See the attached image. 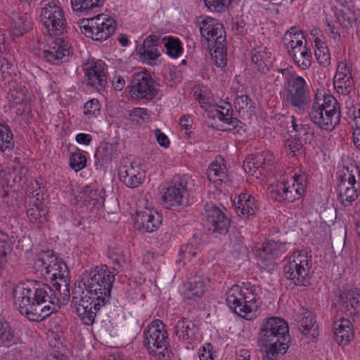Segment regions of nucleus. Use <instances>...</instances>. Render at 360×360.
I'll return each mask as SVG.
<instances>
[{"label":"nucleus","instance_id":"nucleus-1","mask_svg":"<svg viewBox=\"0 0 360 360\" xmlns=\"http://www.w3.org/2000/svg\"><path fill=\"white\" fill-rule=\"evenodd\" d=\"M34 267L46 280L54 281L53 286L37 281L18 284L13 290L14 304L22 315L32 321H41L70 299V285L66 276L68 266L53 250L39 254Z\"/></svg>","mask_w":360,"mask_h":360},{"label":"nucleus","instance_id":"nucleus-2","mask_svg":"<svg viewBox=\"0 0 360 360\" xmlns=\"http://www.w3.org/2000/svg\"><path fill=\"white\" fill-rule=\"evenodd\" d=\"M115 274L107 265L96 266L84 273L75 283L72 302L76 313L84 325L92 326L96 312L108 302Z\"/></svg>","mask_w":360,"mask_h":360},{"label":"nucleus","instance_id":"nucleus-3","mask_svg":"<svg viewBox=\"0 0 360 360\" xmlns=\"http://www.w3.org/2000/svg\"><path fill=\"white\" fill-rule=\"evenodd\" d=\"M41 21L47 33L55 39L44 49L41 57L51 64L59 65L68 61L70 55L69 43L61 36L66 32V20L61 7L49 1L41 9Z\"/></svg>","mask_w":360,"mask_h":360},{"label":"nucleus","instance_id":"nucleus-4","mask_svg":"<svg viewBox=\"0 0 360 360\" xmlns=\"http://www.w3.org/2000/svg\"><path fill=\"white\" fill-rule=\"evenodd\" d=\"M289 340L288 325L283 319H266L260 328L258 339L266 349L263 360H278L288 349Z\"/></svg>","mask_w":360,"mask_h":360},{"label":"nucleus","instance_id":"nucleus-5","mask_svg":"<svg viewBox=\"0 0 360 360\" xmlns=\"http://www.w3.org/2000/svg\"><path fill=\"white\" fill-rule=\"evenodd\" d=\"M260 291L258 287L250 284L233 285L226 294L227 306L237 315L245 317L259 307Z\"/></svg>","mask_w":360,"mask_h":360},{"label":"nucleus","instance_id":"nucleus-6","mask_svg":"<svg viewBox=\"0 0 360 360\" xmlns=\"http://www.w3.org/2000/svg\"><path fill=\"white\" fill-rule=\"evenodd\" d=\"M279 72L285 77L284 100L287 106L295 111L304 112L311 101L310 89L307 81L301 76L291 74L286 69Z\"/></svg>","mask_w":360,"mask_h":360},{"label":"nucleus","instance_id":"nucleus-7","mask_svg":"<svg viewBox=\"0 0 360 360\" xmlns=\"http://www.w3.org/2000/svg\"><path fill=\"white\" fill-rule=\"evenodd\" d=\"M311 255L305 250H295L287 259L283 267L285 278L300 287L311 285Z\"/></svg>","mask_w":360,"mask_h":360},{"label":"nucleus","instance_id":"nucleus-8","mask_svg":"<svg viewBox=\"0 0 360 360\" xmlns=\"http://www.w3.org/2000/svg\"><path fill=\"white\" fill-rule=\"evenodd\" d=\"M340 108L332 95L324 96L322 102L314 101L309 112L310 120L322 130L332 131L340 122Z\"/></svg>","mask_w":360,"mask_h":360},{"label":"nucleus","instance_id":"nucleus-9","mask_svg":"<svg viewBox=\"0 0 360 360\" xmlns=\"http://www.w3.org/2000/svg\"><path fill=\"white\" fill-rule=\"evenodd\" d=\"M81 32L94 41H103L110 38L117 29V20L105 14L91 18H82L77 22Z\"/></svg>","mask_w":360,"mask_h":360},{"label":"nucleus","instance_id":"nucleus-10","mask_svg":"<svg viewBox=\"0 0 360 360\" xmlns=\"http://www.w3.org/2000/svg\"><path fill=\"white\" fill-rule=\"evenodd\" d=\"M144 346L158 360H168V335L165 325L159 319L153 321L143 331Z\"/></svg>","mask_w":360,"mask_h":360},{"label":"nucleus","instance_id":"nucleus-11","mask_svg":"<svg viewBox=\"0 0 360 360\" xmlns=\"http://www.w3.org/2000/svg\"><path fill=\"white\" fill-rule=\"evenodd\" d=\"M287 41L285 47L288 54L293 60L295 64L301 70H305L311 65L312 56L306 42L303 41L302 34L291 27L285 34Z\"/></svg>","mask_w":360,"mask_h":360},{"label":"nucleus","instance_id":"nucleus-12","mask_svg":"<svg viewBox=\"0 0 360 360\" xmlns=\"http://www.w3.org/2000/svg\"><path fill=\"white\" fill-rule=\"evenodd\" d=\"M338 200L340 203L347 207L355 201L360 193V169L357 166H352L347 169L337 186Z\"/></svg>","mask_w":360,"mask_h":360},{"label":"nucleus","instance_id":"nucleus-13","mask_svg":"<svg viewBox=\"0 0 360 360\" xmlns=\"http://www.w3.org/2000/svg\"><path fill=\"white\" fill-rule=\"evenodd\" d=\"M307 186V176L305 174H295L289 181L278 182L271 190L276 194L278 201L292 202L300 198L304 193Z\"/></svg>","mask_w":360,"mask_h":360},{"label":"nucleus","instance_id":"nucleus-14","mask_svg":"<svg viewBox=\"0 0 360 360\" xmlns=\"http://www.w3.org/2000/svg\"><path fill=\"white\" fill-rule=\"evenodd\" d=\"M187 183L179 176L174 177L164 188L162 195L163 205L167 209L175 210L185 206L188 202Z\"/></svg>","mask_w":360,"mask_h":360},{"label":"nucleus","instance_id":"nucleus-15","mask_svg":"<svg viewBox=\"0 0 360 360\" xmlns=\"http://www.w3.org/2000/svg\"><path fill=\"white\" fill-rule=\"evenodd\" d=\"M131 96L136 99L152 100L158 90L155 80L148 72L134 73L130 85Z\"/></svg>","mask_w":360,"mask_h":360},{"label":"nucleus","instance_id":"nucleus-16","mask_svg":"<svg viewBox=\"0 0 360 360\" xmlns=\"http://www.w3.org/2000/svg\"><path fill=\"white\" fill-rule=\"evenodd\" d=\"M86 84L96 90H103L108 81L106 65L101 60H90L82 65Z\"/></svg>","mask_w":360,"mask_h":360},{"label":"nucleus","instance_id":"nucleus-17","mask_svg":"<svg viewBox=\"0 0 360 360\" xmlns=\"http://www.w3.org/2000/svg\"><path fill=\"white\" fill-rule=\"evenodd\" d=\"M204 209L208 230L219 234L226 233L230 226V219L224 212L212 202H206Z\"/></svg>","mask_w":360,"mask_h":360},{"label":"nucleus","instance_id":"nucleus-18","mask_svg":"<svg viewBox=\"0 0 360 360\" xmlns=\"http://www.w3.org/2000/svg\"><path fill=\"white\" fill-rule=\"evenodd\" d=\"M201 37L210 44H220L226 41V32L221 23L211 17H200L197 20Z\"/></svg>","mask_w":360,"mask_h":360},{"label":"nucleus","instance_id":"nucleus-19","mask_svg":"<svg viewBox=\"0 0 360 360\" xmlns=\"http://www.w3.org/2000/svg\"><path fill=\"white\" fill-rule=\"evenodd\" d=\"M133 219L135 228L141 232L153 233L162 223V215L156 210L148 208L136 211Z\"/></svg>","mask_w":360,"mask_h":360},{"label":"nucleus","instance_id":"nucleus-20","mask_svg":"<svg viewBox=\"0 0 360 360\" xmlns=\"http://www.w3.org/2000/svg\"><path fill=\"white\" fill-rule=\"evenodd\" d=\"M118 174L120 181L132 188L141 185L146 177L144 170L135 162H126L120 167Z\"/></svg>","mask_w":360,"mask_h":360},{"label":"nucleus","instance_id":"nucleus-21","mask_svg":"<svg viewBox=\"0 0 360 360\" xmlns=\"http://www.w3.org/2000/svg\"><path fill=\"white\" fill-rule=\"evenodd\" d=\"M162 47L160 43V36L152 34L148 36L139 50L140 58L148 65H155L161 56Z\"/></svg>","mask_w":360,"mask_h":360},{"label":"nucleus","instance_id":"nucleus-22","mask_svg":"<svg viewBox=\"0 0 360 360\" xmlns=\"http://www.w3.org/2000/svg\"><path fill=\"white\" fill-rule=\"evenodd\" d=\"M274 164L273 154L270 151H264L261 153L247 157L243 161V169L245 172L255 175L257 172L262 174V170Z\"/></svg>","mask_w":360,"mask_h":360},{"label":"nucleus","instance_id":"nucleus-23","mask_svg":"<svg viewBox=\"0 0 360 360\" xmlns=\"http://www.w3.org/2000/svg\"><path fill=\"white\" fill-rule=\"evenodd\" d=\"M76 198L78 202L83 203L86 207H90L92 212L102 207L104 203V199L95 184L82 187Z\"/></svg>","mask_w":360,"mask_h":360},{"label":"nucleus","instance_id":"nucleus-24","mask_svg":"<svg viewBox=\"0 0 360 360\" xmlns=\"http://www.w3.org/2000/svg\"><path fill=\"white\" fill-rule=\"evenodd\" d=\"M199 332L198 327L191 320L183 317L174 325V334L179 340L186 343L192 344L197 340Z\"/></svg>","mask_w":360,"mask_h":360},{"label":"nucleus","instance_id":"nucleus-25","mask_svg":"<svg viewBox=\"0 0 360 360\" xmlns=\"http://www.w3.org/2000/svg\"><path fill=\"white\" fill-rule=\"evenodd\" d=\"M340 310L349 316L358 314L360 312V292L351 290L343 292L339 298Z\"/></svg>","mask_w":360,"mask_h":360},{"label":"nucleus","instance_id":"nucleus-26","mask_svg":"<svg viewBox=\"0 0 360 360\" xmlns=\"http://www.w3.org/2000/svg\"><path fill=\"white\" fill-rule=\"evenodd\" d=\"M333 329L335 341L339 345H346L354 338L353 326L347 319L340 318L335 321Z\"/></svg>","mask_w":360,"mask_h":360},{"label":"nucleus","instance_id":"nucleus-27","mask_svg":"<svg viewBox=\"0 0 360 360\" xmlns=\"http://www.w3.org/2000/svg\"><path fill=\"white\" fill-rule=\"evenodd\" d=\"M209 111L214 118H217L219 121L231 126L233 129L241 127V122L233 117V110L230 103H225L221 105H212Z\"/></svg>","mask_w":360,"mask_h":360},{"label":"nucleus","instance_id":"nucleus-28","mask_svg":"<svg viewBox=\"0 0 360 360\" xmlns=\"http://www.w3.org/2000/svg\"><path fill=\"white\" fill-rule=\"evenodd\" d=\"M206 174L209 181H212L216 187L220 186L223 182H226L228 174L224 160L221 158H217L209 166Z\"/></svg>","mask_w":360,"mask_h":360},{"label":"nucleus","instance_id":"nucleus-29","mask_svg":"<svg viewBox=\"0 0 360 360\" xmlns=\"http://www.w3.org/2000/svg\"><path fill=\"white\" fill-rule=\"evenodd\" d=\"M314 314L305 310L298 317V326L301 333L310 339H314L319 335Z\"/></svg>","mask_w":360,"mask_h":360},{"label":"nucleus","instance_id":"nucleus-30","mask_svg":"<svg viewBox=\"0 0 360 360\" xmlns=\"http://www.w3.org/2000/svg\"><path fill=\"white\" fill-rule=\"evenodd\" d=\"M236 210L238 216L248 218L254 215L257 210V202L250 194L242 193L238 196Z\"/></svg>","mask_w":360,"mask_h":360},{"label":"nucleus","instance_id":"nucleus-31","mask_svg":"<svg viewBox=\"0 0 360 360\" xmlns=\"http://www.w3.org/2000/svg\"><path fill=\"white\" fill-rule=\"evenodd\" d=\"M32 27L31 17L27 13H13L11 32L14 37H20L28 32Z\"/></svg>","mask_w":360,"mask_h":360},{"label":"nucleus","instance_id":"nucleus-32","mask_svg":"<svg viewBox=\"0 0 360 360\" xmlns=\"http://www.w3.org/2000/svg\"><path fill=\"white\" fill-rule=\"evenodd\" d=\"M251 59L259 72H265L271 63V53L266 47L259 46L252 50Z\"/></svg>","mask_w":360,"mask_h":360},{"label":"nucleus","instance_id":"nucleus-33","mask_svg":"<svg viewBox=\"0 0 360 360\" xmlns=\"http://www.w3.org/2000/svg\"><path fill=\"white\" fill-rule=\"evenodd\" d=\"M205 292V281L200 276H194L186 285L184 298L195 300L200 298Z\"/></svg>","mask_w":360,"mask_h":360},{"label":"nucleus","instance_id":"nucleus-34","mask_svg":"<svg viewBox=\"0 0 360 360\" xmlns=\"http://www.w3.org/2000/svg\"><path fill=\"white\" fill-rule=\"evenodd\" d=\"M160 43L162 47L165 49L166 53L171 58H176L183 53L182 44L180 39L173 37L160 36Z\"/></svg>","mask_w":360,"mask_h":360},{"label":"nucleus","instance_id":"nucleus-35","mask_svg":"<svg viewBox=\"0 0 360 360\" xmlns=\"http://www.w3.org/2000/svg\"><path fill=\"white\" fill-rule=\"evenodd\" d=\"M8 98L15 105H27L30 103L27 89L25 86L21 84L12 85L9 89Z\"/></svg>","mask_w":360,"mask_h":360},{"label":"nucleus","instance_id":"nucleus-36","mask_svg":"<svg viewBox=\"0 0 360 360\" xmlns=\"http://www.w3.org/2000/svg\"><path fill=\"white\" fill-rule=\"evenodd\" d=\"M193 97L204 110L209 111L212 108L213 98L212 92L208 87L201 86L195 88Z\"/></svg>","mask_w":360,"mask_h":360},{"label":"nucleus","instance_id":"nucleus-37","mask_svg":"<svg viewBox=\"0 0 360 360\" xmlns=\"http://www.w3.org/2000/svg\"><path fill=\"white\" fill-rule=\"evenodd\" d=\"M211 48V56L214 64L217 67H224L226 65V41L219 43L218 41L214 44H210Z\"/></svg>","mask_w":360,"mask_h":360},{"label":"nucleus","instance_id":"nucleus-38","mask_svg":"<svg viewBox=\"0 0 360 360\" xmlns=\"http://www.w3.org/2000/svg\"><path fill=\"white\" fill-rule=\"evenodd\" d=\"M108 258L111 261L113 265L112 269L117 272L124 270L126 265V258L124 255V251L122 248H110L108 251Z\"/></svg>","mask_w":360,"mask_h":360},{"label":"nucleus","instance_id":"nucleus-39","mask_svg":"<svg viewBox=\"0 0 360 360\" xmlns=\"http://www.w3.org/2000/svg\"><path fill=\"white\" fill-rule=\"evenodd\" d=\"M47 212L46 207L40 201L36 202L27 211V217L30 222L33 224H41L46 221Z\"/></svg>","mask_w":360,"mask_h":360},{"label":"nucleus","instance_id":"nucleus-40","mask_svg":"<svg viewBox=\"0 0 360 360\" xmlns=\"http://www.w3.org/2000/svg\"><path fill=\"white\" fill-rule=\"evenodd\" d=\"M13 147V134L9 127L0 123V152L11 151Z\"/></svg>","mask_w":360,"mask_h":360},{"label":"nucleus","instance_id":"nucleus-41","mask_svg":"<svg viewBox=\"0 0 360 360\" xmlns=\"http://www.w3.org/2000/svg\"><path fill=\"white\" fill-rule=\"evenodd\" d=\"M314 54L320 65L326 67L330 63V54L328 47L320 39L316 38L314 40Z\"/></svg>","mask_w":360,"mask_h":360},{"label":"nucleus","instance_id":"nucleus-42","mask_svg":"<svg viewBox=\"0 0 360 360\" xmlns=\"http://www.w3.org/2000/svg\"><path fill=\"white\" fill-rule=\"evenodd\" d=\"M103 1H71V6L79 15L91 14L92 11L103 6Z\"/></svg>","mask_w":360,"mask_h":360},{"label":"nucleus","instance_id":"nucleus-43","mask_svg":"<svg viewBox=\"0 0 360 360\" xmlns=\"http://www.w3.org/2000/svg\"><path fill=\"white\" fill-rule=\"evenodd\" d=\"M115 152V148L112 144L103 143L97 148L95 153V158L102 163H108L111 162Z\"/></svg>","mask_w":360,"mask_h":360},{"label":"nucleus","instance_id":"nucleus-44","mask_svg":"<svg viewBox=\"0 0 360 360\" xmlns=\"http://www.w3.org/2000/svg\"><path fill=\"white\" fill-rule=\"evenodd\" d=\"M234 106L238 112L246 110L250 113H252L255 108V102L246 94L238 95L236 94Z\"/></svg>","mask_w":360,"mask_h":360},{"label":"nucleus","instance_id":"nucleus-45","mask_svg":"<svg viewBox=\"0 0 360 360\" xmlns=\"http://www.w3.org/2000/svg\"><path fill=\"white\" fill-rule=\"evenodd\" d=\"M86 165V158L84 151L77 149L72 153L70 158V166L75 172H79L84 169Z\"/></svg>","mask_w":360,"mask_h":360},{"label":"nucleus","instance_id":"nucleus-46","mask_svg":"<svg viewBox=\"0 0 360 360\" xmlns=\"http://www.w3.org/2000/svg\"><path fill=\"white\" fill-rule=\"evenodd\" d=\"M285 146L288 155L292 157L302 155L304 153L303 143L296 138L287 139Z\"/></svg>","mask_w":360,"mask_h":360},{"label":"nucleus","instance_id":"nucleus-47","mask_svg":"<svg viewBox=\"0 0 360 360\" xmlns=\"http://www.w3.org/2000/svg\"><path fill=\"white\" fill-rule=\"evenodd\" d=\"M266 250L269 252L271 259H276L282 255L287 250L286 244L275 240H267Z\"/></svg>","mask_w":360,"mask_h":360},{"label":"nucleus","instance_id":"nucleus-48","mask_svg":"<svg viewBox=\"0 0 360 360\" xmlns=\"http://www.w3.org/2000/svg\"><path fill=\"white\" fill-rule=\"evenodd\" d=\"M334 87L338 93L342 95H348L354 90V79L353 78H349V79H334Z\"/></svg>","mask_w":360,"mask_h":360},{"label":"nucleus","instance_id":"nucleus-49","mask_svg":"<svg viewBox=\"0 0 360 360\" xmlns=\"http://www.w3.org/2000/svg\"><path fill=\"white\" fill-rule=\"evenodd\" d=\"M199 248L196 240L183 245L180 250V255L184 260L190 261L192 257L198 256Z\"/></svg>","mask_w":360,"mask_h":360},{"label":"nucleus","instance_id":"nucleus-50","mask_svg":"<svg viewBox=\"0 0 360 360\" xmlns=\"http://www.w3.org/2000/svg\"><path fill=\"white\" fill-rule=\"evenodd\" d=\"M0 342L7 347L14 342V337L7 322L0 321Z\"/></svg>","mask_w":360,"mask_h":360},{"label":"nucleus","instance_id":"nucleus-51","mask_svg":"<svg viewBox=\"0 0 360 360\" xmlns=\"http://www.w3.org/2000/svg\"><path fill=\"white\" fill-rule=\"evenodd\" d=\"M100 112L101 105L96 98L90 99L84 105V113L89 117H97Z\"/></svg>","mask_w":360,"mask_h":360},{"label":"nucleus","instance_id":"nucleus-52","mask_svg":"<svg viewBox=\"0 0 360 360\" xmlns=\"http://www.w3.org/2000/svg\"><path fill=\"white\" fill-rule=\"evenodd\" d=\"M355 127L353 131V141L356 148L360 150V106L353 111Z\"/></svg>","mask_w":360,"mask_h":360},{"label":"nucleus","instance_id":"nucleus-53","mask_svg":"<svg viewBox=\"0 0 360 360\" xmlns=\"http://www.w3.org/2000/svg\"><path fill=\"white\" fill-rule=\"evenodd\" d=\"M297 134H295L296 139L302 140L304 143L310 142L314 138V129L309 124H303L302 127H299Z\"/></svg>","mask_w":360,"mask_h":360},{"label":"nucleus","instance_id":"nucleus-54","mask_svg":"<svg viewBox=\"0 0 360 360\" xmlns=\"http://www.w3.org/2000/svg\"><path fill=\"white\" fill-rule=\"evenodd\" d=\"M231 1H204L205 6L211 12H224L230 6Z\"/></svg>","mask_w":360,"mask_h":360},{"label":"nucleus","instance_id":"nucleus-55","mask_svg":"<svg viewBox=\"0 0 360 360\" xmlns=\"http://www.w3.org/2000/svg\"><path fill=\"white\" fill-rule=\"evenodd\" d=\"M353 78L350 72V70L345 61H341L338 64L336 73L334 77V79H349Z\"/></svg>","mask_w":360,"mask_h":360},{"label":"nucleus","instance_id":"nucleus-56","mask_svg":"<svg viewBox=\"0 0 360 360\" xmlns=\"http://www.w3.org/2000/svg\"><path fill=\"white\" fill-rule=\"evenodd\" d=\"M340 25L344 28L352 27V24L356 21V17L354 13H344V15H335Z\"/></svg>","mask_w":360,"mask_h":360},{"label":"nucleus","instance_id":"nucleus-57","mask_svg":"<svg viewBox=\"0 0 360 360\" xmlns=\"http://www.w3.org/2000/svg\"><path fill=\"white\" fill-rule=\"evenodd\" d=\"M333 4L335 15H344V13H354L348 4V1H335Z\"/></svg>","mask_w":360,"mask_h":360},{"label":"nucleus","instance_id":"nucleus-58","mask_svg":"<svg viewBox=\"0 0 360 360\" xmlns=\"http://www.w3.org/2000/svg\"><path fill=\"white\" fill-rule=\"evenodd\" d=\"M212 349L213 347L210 343L201 347L198 350L200 360H214Z\"/></svg>","mask_w":360,"mask_h":360},{"label":"nucleus","instance_id":"nucleus-59","mask_svg":"<svg viewBox=\"0 0 360 360\" xmlns=\"http://www.w3.org/2000/svg\"><path fill=\"white\" fill-rule=\"evenodd\" d=\"M231 28L237 34L244 36L247 34L245 22L241 18H236L232 22Z\"/></svg>","mask_w":360,"mask_h":360},{"label":"nucleus","instance_id":"nucleus-60","mask_svg":"<svg viewBox=\"0 0 360 360\" xmlns=\"http://www.w3.org/2000/svg\"><path fill=\"white\" fill-rule=\"evenodd\" d=\"M10 48V41L6 37L5 31L0 29V53H8Z\"/></svg>","mask_w":360,"mask_h":360},{"label":"nucleus","instance_id":"nucleus-61","mask_svg":"<svg viewBox=\"0 0 360 360\" xmlns=\"http://www.w3.org/2000/svg\"><path fill=\"white\" fill-rule=\"evenodd\" d=\"M154 134L160 146L165 148H167L169 146L170 141L168 136L165 134L160 129H156L154 131Z\"/></svg>","mask_w":360,"mask_h":360},{"label":"nucleus","instance_id":"nucleus-62","mask_svg":"<svg viewBox=\"0 0 360 360\" xmlns=\"http://www.w3.org/2000/svg\"><path fill=\"white\" fill-rule=\"evenodd\" d=\"M255 256L261 261L267 262L272 260L271 257H270L269 252L266 250V242L263 243L262 247L256 250Z\"/></svg>","mask_w":360,"mask_h":360},{"label":"nucleus","instance_id":"nucleus-63","mask_svg":"<svg viewBox=\"0 0 360 360\" xmlns=\"http://www.w3.org/2000/svg\"><path fill=\"white\" fill-rule=\"evenodd\" d=\"M193 124V120L190 115H185L181 117L179 120V125L182 130L185 131L186 134H188V131L190 130Z\"/></svg>","mask_w":360,"mask_h":360},{"label":"nucleus","instance_id":"nucleus-64","mask_svg":"<svg viewBox=\"0 0 360 360\" xmlns=\"http://www.w3.org/2000/svg\"><path fill=\"white\" fill-rule=\"evenodd\" d=\"M112 84L116 91H122L124 88L126 82L122 77L115 75L112 78Z\"/></svg>","mask_w":360,"mask_h":360}]
</instances>
